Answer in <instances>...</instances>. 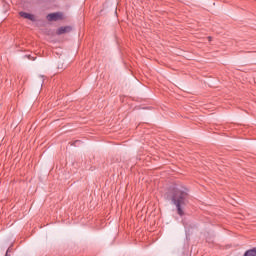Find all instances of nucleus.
Instances as JSON below:
<instances>
[{
  "instance_id": "6",
  "label": "nucleus",
  "mask_w": 256,
  "mask_h": 256,
  "mask_svg": "<svg viewBox=\"0 0 256 256\" xmlns=\"http://www.w3.org/2000/svg\"><path fill=\"white\" fill-rule=\"evenodd\" d=\"M209 41H211V37H208Z\"/></svg>"
},
{
  "instance_id": "2",
  "label": "nucleus",
  "mask_w": 256,
  "mask_h": 256,
  "mask_svg": "<svg viewBox=\"0 0 256 256\" xmlns=\"http://www.w3.org/2000/svg\"><path fill=\"white\" fill-rule=\"evenodd\" d=\"M46 19L48 21H61V19H63V13L62 12L50 13L46 16Z\"/></svg>"
},
{
  "instance_id": "4",
  "label": "nucleus",
  "mask_w": 256,
  "mask_h": 256,
  "mask_svg": "<svg viewBox=\"0 0 256 256\" xmlns=\"http://www.w3.org/2000/svg\"><path fill=\"white\" fill-rule=\"evenodd\" d=\"M20 17H23L24 19H29L30 21H35V16L26 12H20Z\"/></svg>"
},
{
  "instance_id": "1",
  "label": "nucleus",
  "mask_w": 256,
  "mask_h": 256,
  "mask_svg": "<svg viewBox=\"0 0 256 256\" xmlns=\"http://www.w3.org/2000/svg\"><path fill=\"white\" fill-rule=\"evenodd\" d=\"M189 197V194H187V191L181 190L179 188H176L174 190V194L172 196V203L177 208V213L180 215V217H183L185 215V212H183V207L187 205V199Z\"/></svg>"
},
{
  "instance_id": "3",
  "label": "nucleus",
  "mask_w": 256,
  "mask_h": 256,
  "mask_svg": "<svg viewBox=\"0 0 256 256\" xmlns=\"http://www.w3.org/2000/svg\"><path fill=\"white\" fill-rule=\"evenodd\" d=\"M69 31H71V27L69 26L60 27L57 30V35H63L64 33H69Z\"/></svg>"
},
{
  "instance_id": "5",
  "label": "nucleus",
  "mask_w": 256,
  "mask_h": 256,
  "mask_svg": "<svg viewBox=\"0 0 256 256\" xmlns=\"http://www.w3.org/2000/svg\"><path fill=\"white\" fill-rule=\"evenodd\" d=\"M244 256H256V248L247 250V251L244 253Z\"/></svg>"
}]
</instances>
